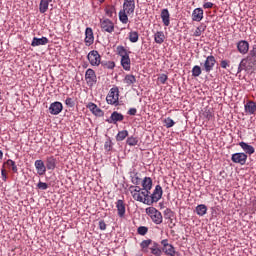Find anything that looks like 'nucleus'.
<instances>
[{
  "instance_id": "39448f33",
  "label": "nucleus",
  "mask_w": 256,
  "mask_h": 256,
  "mask_svg": "<svg viewBox=\"0 0 256 256\" xmlns=\"http://www.w3.org/2000/svg\"><path fill=\"white\" fill-rule=\"evenodd\" d=\"M100 29L104 33H113L115 31V23L109 20V18L100 19Z\"/></svg>"
},
{
  "instance_id": "4c0bfd02",
  "label": "nucleus",
  "mask_w": 256,
  "mask_h": 256,
  "mask_svg": "<svg viewBox=\"0 0 256 256\" xmlns=\"http://www.w3.org/2000/svg\"><path fill=\"white\" fill-rule=\"evenodd\" d=\"M127 137H129V131L127 130L119 131L118 134L116 135V141H125Z\"/></svg>"
},
{
  "instance_id": "49530a36",
  "label": "nucleus",
  "mask_w": 256,
  "mask_h": 256,
  "mask_svg": "<svg viewBox=\"0 0 256 256\" xmlns=\"http://www.w3.org/2000/svg\"><path fill=\"white\" fill-rule=\"evenodd\" d=\"M101 64L105 69H115V62L113 61L102 62Z\"/></svg>"
},
{
  "instance_id": "3c124183",
  "label": "nucleus",
  "mask_w": 256,
  "mask_h": 256,
  "mask_svg": "<svg viewBox=\"0 0 256 256\" xmlns=\"http://www.w3.org/2000/svg\"><path fill=\"white\" fill-rule=\"evenodd\" d=\"M1 177L2 180L7 181V170H5V167L1 169Z\"/></svg>"
},
{
  "instance_id": "09e8293b",
  "label": "nucleus",
  "mask_w": 256,
  "mask_h": 256,
  "mask_svg": "<svg viewBox=\"0 0 256 256\" xmlns=\"http://www.w3.org/2000/svg\"><path fill=\"white\" fill-rule=\"evenodd\" d=\"M38 189H42V191H47V189H49V184L45 183V182H39L37 184Z\"/></svg>"
},
{
  "instance_id": "8fccbe9b",
  "label": "nucleus",
  "mask_w": 256,
  "mask_h": 256,
  "mask_svg": "<svg viewBox=\"0 0 256 256\" xmlns=\"http://www.w3.org/2000/svg\"><path fill=\"white\" fill-rule=\"evenodd\" d=\"M167 79H169V77L166 74H161L158 77V81L162 84L165 85V83H167Z\"/></svg>"
},
{
  "instance_id": "864d4df0",
  "label": "nucleus",
  "mask_w": 256,
  "mask_h": 256,
  "mask_svg": "<svg viewBox=\"0 0 256 256\" xmlns=\"http://www.w3.org/2000/svg\"><path fill=\"white\" fill-rule=\"evenodd\" d=\"M250 57H252L253 59H255L256 57V45H254L252 47V49L250 50V53H249Z\"/></svg>"
},
{
  "instance_id": "c756f323",
  "label": "nucleus",
  "mask_w": 256,
  "mask_h": 256,
  "mask_svg": "<svg viewBox=\"0 0 256 256\" xmlns=\"http://www.w3.org/2000/svg\"><path fill=\"white\" fill-rule=\"evenodd\" d=\"M153 240L151 239H147V240H143L141 243H140V247L142 249V251L144 253H148V249L149 247H153Z\"/></svg>"
},
{
  "instance_id": "cd10ccee",
  "label": "nucleus",
  "mask_w": 256,
  "mask_h": 256,
  "mask_svg": "<svg viewBox=\"0 0 256 256\" xmlns=\"http://www.w3.org/2000/svg\"><path fill=\"white\" fill-rule=\"evenodd\" d=\"M124 83L128 87H131V85H135V83H137V78L133 74H127L124 78Z\"/></svg>"
},
{
  "instance_id": "6ab92c4d",
  "label": "nucleus",
  "mask_w": 256,
  "mask_h": 256,
  "mask_svg": "<svg viewBox=\"0 0 256 256\" xmlns=\"http://www.w3.org/2000/svg\"><path fill=\"white\" fill-rule=\"evenodd\" d=\"M116 208L118 211V217H120V219H123L126 213L125 202L123 200H117Z\"/></svg>"
},
{
  "instance_id": "de8ad7c7",
  "label": "nucleus",
  "mask_w": 256,
  "mask_h": 256,
  "mask_svg": "<svg viewBox=\"0 0 256 256\" xmlns=\"http://www.w3.org/2000/svg\"><path fill=\"white\" fill-rule=\"evenodd\" d=\"M65 105L70 107V108H73V107H75V100L71 97H68L65 100Z\"/></svg>"
},
{
  "instance_id": "72a5a7b5",
  "label": "nucleus",
  "mask_w": 256,
  "mask_h": 256,
  "mask_svg": "<svg viewBox=\"0 0 256 256\" xmlns=\"http://www.w3.org/2000/svg\"><path fill=\"white\" fill-rule=\"evenodd\" d=\"M202 117H204L208 121H211V119H213V108H209V107L204 108L202 112Z\"/></svg>"
},
{
  "instance_id": "ddd939ff",
  "label": "nucleus",
  "mask_w": 256,
  "mask_h": 256,
  "mask_svg": "<svg viewBox=\"0 0 256 256\" xmlns=\"http://www.w3.org/2000/svg\"><path fill=\"white\" fill-rule=\"evenodd\" d=\"M63 111V104L59 101L50 104L49 113L50 115H59Z\"/></svg>"
},
{
  "instance_id": "e433bc0d",
  "label": "nucleus",
  "mask_w": 256,
  "mask_h": 256,
  "mask_svg": "<svg viewBox=\"0 0 256 256\" xmlns=\"http://www.w3.org/2000/svg\"><path fill=\"white\" fill-rule=\"evenodd\" d=\"M128 39H129L130 43H137V41H139V32H137V31L129 32Z\"/></svg>"
},
{
  "instance_id": "a211bd4d",
  "label": "nucleus",
  "mask_w": 256,
  "mask_h": 256,
  "mask_svg": "<svg viewBox=\"0 0 256 256\" xmlns=\"http://www.w3.org/2000/svg\"><path fill=\"white\" fill-rule=\"evenodd\" d=\"M142 189L151 193V189H153V179H151V177H144L142 180Z\"/></svg>"
},
{
  "instance_id": "7c9ffc66",
  "label": "nucleus",
  "mask_w": 256,
  "mask_h": 256,
  "mask_svg": "<svg viewBox=\"0 0 256 256\" xmlns=\"http://www.w3.org/2000/svg\"><path fill=\"white\" fill-rule=\"evenodd\" d=\"M207 26L204 24L199 25L192 34V37H201L205 33Z\"/></svg>"
},
{
  "instance_id": "c85d7f7f",
  "label": "nucleus",
  "mask_w": 256,
  "mask_h": 256,
  "mask_svg": "<svg viewBox=\"0 0 256 256\" xmlns=\"http://www.w3.org/2000/svg\"><path fill=\"white\" fill-rule=\"evenodd\" d=\"M8 167V169H11V171H13V173H19V169L17 168V164L15 163V161L8 159L4 164L3 167Z\"/></svg>"
},
{
  "instance_id": "f03ea898",
  "label": "nucleus",
  "mask_w": 256,
  "mask_h": 256,
  "mask_svg": "<svg viewBox=\"0 0 256 256\" xmlns=\"http://www.w3.org/2000/svg\"><path fill=\"white\" fill-rule=\"evenodd\" d=\"M146 213L152 219L155 225H161L163 223V214L155 207H148L146 208Z\"/></svg>"
},
{
  "instance_id": "ea45409f",
  "label": "nucleus",
  "mask_w": 256,
  "mask_h": 256,
  "mask_svg": "<svg viewBox=\"0 0 256 256\" xmlns=\"http://www.w3.org/2000/svg\"><path fill=\"white\" fill-rule=\"evenodd\" d=\"M117 54L120 56V57H127V55H129L127 53V49H125V46H117Z\"/></svg>"
},
{
  "instance_id": "603ef678",
  "label": "nucleus",
  "mask_w": 256,
  "mask_h": 256,
  "mask_svg": "<svg viewBox=\"0 0 256 256\" xmlns=\"http://www.w3.org/2000/svg\"><path fill=\"white\" fill-rule=\"evenodd\" d=\"M99 229H100L101 231H105V229H107V224L105 223V221L101 220V221L99 222Z\"/></svg>"
},
{
  "instance_id": "dca6fc26",
  "label": "nucleus",
  "mask_w": 256,
  "mask_h": 256,
  "mask_svg": "<svg viewBox=\"0 0 256 256\" xmlns=\"http://www.w3.org/2000/svg\"><path fill=\"white\" fill-rule=\"evenodd\" d=\"M34 166L36 167L38 175H45V173H47V166H45L43 160H36Z\"/></svg>"
},
{
  "instance_id": "9d476101",
  "label": "nucleus",
  "mask_w": 256,
  "mask_h": 256,
  "mask_svg": "<svg viewBox=\"0 0 256 256\" xmlns=\"http://www.w3.org/2000/svg\"><path fill=\"white\" fill-rule=\"evenodd\" d=\"M87 109H89V111H91V113L93 115H95L96 117H103V115H105V112H103V110H101V108H99V106H97V104L93 103V102H89L86 105Z\"/></svg>"
},
{
  "instance_id": "412c9836",
  "label": "nucleus",
  "mask_w": 256,
  "mask_h": 256,
  "mask_svg": "<svg viewBox=\"0 0 256 256\" xmlns=\"http://www.w3.org/2000/svg\"><path fill=\"white\" fill-rule=\"evenodd\" d=\"M55 167H57V159L54 156L47 157L46 168L48 171H54Z\"/></svg>"
},
{
  "instance_id": "e2e57ef3",
  "label": "nucleus",
  "mask_w": 256,
  "mask_h": 256,
  "mask_svg": "<svg viewBox=\"0 0 256 256\" xmlns=\"http://www.w3.org/2000/svg\"><path fill=\"white\" fill-rule=\"evenodd\" d=\"M99 3H105V0H98Z\"/></svg>"
},
{
  "instance_id": "58836bf2",
  "label": "nucleus",
  "mask_w": 256,
  "mask_h": 256,
  "mask_svg": "<svg viewBox=\"0 0 256 256\" xmlns=\"http://www.w3.org/2000/svg\"><path fill=\"white\" fill-rule=\"evenodd\" d=\"M126 143L130 147H135V145H138V143H139V138L130 136L127 138Z\"/></svg>"
},
{
  "instance_id": "052dcab7",
  "label": "nucleus",
  "mask_w": 256,
  "mask_h": 256,
  "mask_svg": "<svg viewBox=\"0 0 256 256\" xmlns=\"http://www.w3.org/2000/svg\"><path fill=\"white\" fill-rule=\"evenodd\" d=\"M243 67H241V65L239 64V67H238V73H241V71H243Z\"/></svg>"
},
{
  "instance_id": "1a4fd4ad",
  "label": "nucleus",
  "mask_w": 256,
  "mask_h": 256,
  "mask_svg": "<svg viewBox=\"0 0 256 256\" xmlns=\"http://www.w3.org/2000/svg\"><path fill=\"white\" fill-rule=\"evenodd\" d=\"M84 42L86 47H91V45L95 43V35L93 34V29L91 27H87L85 30Z\"/></svg>"
},
{
  "instance_id": "37998d69",
  "label": "nucleus",
  "mask_w": 256,
  "mask_h": 256,
  "mask_svg": "<svg viewBox=\"0 0 256 256\" xmlns=\"http://www.w3.org/2000/svg\"><path fill=\"white\" fill-rule=\"evenodd\" d=\"M137 233L142 236L147 235V233H149V228L147 226H140L137 229Z\"/></svg>"
},
{
  "instance_id": "f3484780",
  "label": "nucleus",
  "mask_w": 256,
  "mask_h": 256,
  "mask_svg": "<svg viewBox=\"0 0 256 256\" xmlns=\"http://www.w3.org/2000/svg\"><path fill=\"white\" fill-rule=\"evenodd\" d=\"M123 119H125V116H123V114L114 111L111 116L110 119L107 120L108 123H113L114 125H117V123H119V121H123Z\"/></svg>"
},
{
  "instance_id": "79ce46f5",
  "label": "nucleus",
  "mask_w": 256,
  "mask_h": 256,
  "mask_svg": "<svg viewBox=\"0 0 256 256\" xmlns=\"http://www.w3.org/2000/svg\"><path fill=\"white\" fill-rule=\"evenodd\" d=\"M201 73H202L201 66L196 65L192 68V77H199Z\"/></svg>"
},
{
  "instance_id": "b1692460",
  "label": "nucleus",
  "mask_w": 256,
  "mask_h": 256,
  "mask_svg": "<svg viewBox=\"0 0 256 256\" xmlns=\"http://www.w3.org/2000/svg\"><path fill=\"white\" fill-rule=\"evenodd\" d=\"M245 112L249 115H255L256 103L253 101H248L244 106Z\"/></svg>"
},
{
  "instance_id": "0e129e2a",
  "label": "nucleus",
  "mask_w": 256,
  "mask_h": 256,
  "mask_svg": "<svg viewBox=\"0 0 256 256\" xmlns=\"http://www.w3.org/2000/svg\"><path fill=\"white\" fill-rule=\"evenodd\" d=\"M0 100H1V96H0Z\"/></svg>"
},
{
  "instance_id": "2f4dec72",
  "label": "nucleus",
  "mask_w": 256,
  "mask_h": 256,
  "mask_svg": "<svg viewBox=\"0 0 256 256\" xmlns=\"http://www.w3.org/2000/svg\"><path fill=\"white\" fill-rule=\"evenodd\" d=\"M52 0H41L39 5V11L40 13H47L49 9V3H51Z\"/></svg>"
},
{
  "instance_id": "473e14b6",
  "label": "nucleus",
  "mask_w": 256,
  "mask_h": 256,
  "mask_svg": "<svg viewBox=\"0 0 256 256\" xmlns=\"http://www.w3.org/2000/svg\"><path fill=\"white\" fill-rule=\"evenodd\" d=\"M150 251L152 255L155 256H161L163 254V251L159 248V244H157V242H153V245L150 247Z\"/></svg>"
},
{
  "instance_id": "6e6d98bb",
  "label": "nucleus",
  "mask_w": 256,
  "mask_h": 256,
  "mask_svg": "<svg viewBox=\"0 0 256 256\" xmlns=\"http://www.w3.org/2000/svg\"><path fill=\"white\" fill-rule=\"evenodd\" d=\"M203 7L204 9H213V2H206Z\"/></svg>"
},
{
  "instance_id": "4be33fe9",
  "label": "nucleus",
  "mask_w": 256,
  "mask_h": 256,
  "mask_svg": "<svg viewBox=\"0 0 256 256\" xmlns=\"http://www.w3.org/2000/svg\"><path fill=\"white\" fill-rule=\"evenodd\" d=\"M239 146L243 149L246 155H253V153H255V148L246 142H240Z\"/></svg>"
},
{
  "instance_id": "f8f14e48",
  "label": "nucleus",
  "mask_w": 256,
  "mask_h": 256,
  "mask_svg": "<svg viewBox=\"0 0 256 256\" xmlns=\"http://www.w3.org/2000/svg\"><path fill=\"white\" fill-rule=\"evenodd\" d=\"M122 11H126L127 15L135 13V0H124Z\"/></svg>"
},
{
  "instance_id": "0eeeda50",
  "label": "nucleus",
  "mask_w": 256,
  "mask_h": 256,
  "mask_svg": "<svg viewBox=\"0 0 256 256\" xmlns=\"http://www.w3.org/2000/svg\"><path fill=\"white\" fill-rule=\"evenodd\" d=\"M85 80L87 85L93 87V85L97 83V74H95V70L91 68L87 69L85 73Z\"/></svg>"
},
{
  "instance_id": "a18cd8bd",
  "label": "nucleus",
  "mask_w": 256,
  "mask_h": 256,
  "mask_svg": "<svg viewBox=\"0 0 256 256\" xmlns=\"http://www.w3.org/2000/svg\"><path fill=\"white\" fill-rule=\"evenodd\" d=\"M164 218L173 221V212L171 211V209L167 208L166 210H164Z\"/></svg>"
},
{
  "instance_id": "5fc2aeb1",
  "label": "nucleus",
  "mask_w": 256,
  "mask_h": 256,
  "mask_svg": "<svg viewBox=\"0 0 256 256\" xmlns=\"http://www.w3.org/2000/svg\"><path fill=\"white\" fill-rule=\"evenodd\" d=\"M220 65H221L222 69H227V67H229V61H227V60H222V61L220 62Z\"/></svg>"
},
{
  "instance_id": "aec40b11",
  "label": "nucleus",
  "mask_w": 256,
  "mask_h": 256,
  "mask_svg": "<svg viewBox=\"0 0 256 256\" xmlns=\"http://www.w3.org/2000/svg\"><path fill=\"white\" fill-rule=\"evenodd\" d=\"M47 43H49V39L47 37H34L31 42V47H39L40 45H47Z\"/></svg>"
},
{
  "instance_id": "7ed1b4c3",
  "label": "nucleus",
  "mask_w": 256,
  "mask_h": 256,
  "mask_svg": "<svg viewBox=\"0 0 256 256\" xmlns=\"http://www.w3.org/2000/svg\"><path fill=\"white\" fill-rule=\"evenodd\" d=\"M106 101L108 105H119V88L113 87L110 89Z\"/></svg>"
},
{
  "instance_id": "680f3d73",
  "label": "nucleus",
  "mask_w": 256,
  "mask_h": 256,
  "mask_svg": "<svg viewBox=\"0 0 256 256\" xmlns=\"http://www.w3.org/2000/svg\"><path fill=\"white\" fill-rule=\"evenodd\" d=\"M3 160V151L0 150V161Z\"/></svg>"
},
{
  "instance_id": "bb28decb",
  "label": "nucleus",
  "mask_w": 256,
  "mask_h": 256,
  "mask_svg": "<svg viewBox=\"0 0 256 256\" xmlns=\"http://www.w3.org/2000/svg\"><path fill=\"white\" fill-rule=\"evenodd\" d=\"M154 41L157 45H163L165 43V33L163 31H157L154 34Z\"/></svg>"
},
{
  "instance_id": "4d7b16f0",
  "label": "nucleus",
  "mask_w": 256,
  "mask_h": 256,
  "mask_svg": "<svg viewBox=\"0 0 256 256\" xmlns=\"http://www.w3.org/2000/svg\"><path fill=\"white\" fill-rule=\"evenodd\" d=\"M128 115H137V108H130L128 110Z\"/></svg>"
},
{
  "instance_id": "a878e982",
  "label": "nucleus",
  "mask_w": 256,
  "mask_h": 256,
  "mask_svg": "<svg viewBox=\"0 0 256 256\" xmlns=\"http://www.w3.org/2000/svg\"><path fill=\"white\" fill-rule=\"evenodd\" d=\"M121 65L125 71H131V58H129V55L121 57Z\"/></svg>"
},
{
  "instance_id": "393cba45",
  "label": "nucleus",
  "mask_w": 256,
  "mask_h": 256,
  "mask_svg": "<svg viewBox=\"0 0 256 256\" xmlns=\"http://www.w3.org/2000/svg\"><path fill=\"white\" fill-rule=\"evenodd\" d=\"M104 13L106 17L113 18V15H117V9L115 8V5H106L104 8Z\"/></svg>"
},
{
  "instance_id": "20e7f679",
  "label": "nucleus",
  "mask_w": 256,
  "mask_h": 256,
  "mask_svg": "<svg viewBox=\"0 0 256 256\" xmlns=\"http://www.w3.org/2000/svg\"><path fill=\"white\" fill-rule=\"evenodd\" d=\"M87 59L93 67H99L101 65V54H99V51L92 50L88 53Z\"/></svg>"
},
{
  "instance_id": "5701e85b",
  "label": "nucleus",
  "mask_w": 256,
  "mask_h": 256,
  "mask_svg": "<svg viewBox=\"0 0 256 256\" xmlns=\"http://www.w3.org/2000/svg\"><path fill=\"white\" fill-rule=\"evenodd\" d=\"M192 21H203V10L201 8H196L192 12Z\"/></svg>"
},
{
  "instance_id": "6e6552de",
  "label": "nucleus",
  "mask_w": 256,
  "mask_h": 256,
  "mask_svg": "<svg viewBox=\"0 0 256 256\" xmlns=\"http://www.w3.org/2000/svg\"><path fill=\"white\" fill-rule=\"evenodd\" d=\"M215 63H217L215 56L210 55V56L206 57V60L203 65L204 71L206 73H211V71H213V69L215 68Z\"/></svg>"
},
{
  "instance_id": "2eb2a0df",
  "label": "nucleus",
  "mask_w": 256,
  "mask_h": 256,
  "mask_svg": "<svg viewBox=\"0 0 256 256\" xmlns=\"http://www.w3.org/2000/svg\"><path fill=\"white\" fill-rule=\"evenodd\" d=\"M237 49L242 55H247V53H249V42L245 40L239 41L237 44Z\"/></svg>"
},
{
  "instance_id": "9b49d317",
  "label": "nucleus",
  "mask_w": 256,
  "mask_h": 256,
  "mask_svg": "<svg viewBox=\"0 0 256 256\" xmlns=\"http://www.w3.org/2000/svg\"><path fill=\"white\" fill-rule=\"evenodd\" d=\"M231 161L238 163V165H245L247 163V155L245 153H234L232 154Z\"/></svg>"
},
{
  "instance_id": "4468645a",
  "label": "nucleus",
  "mask_w": 256,
  "mask_h": 256,
  "mask_svg": "<svg viewBox=\"0 0 256 256\" xmlns=\"http://www.w3.org/2000/svg\"><path fill=\"white\" fill-rule=\"evenodd\" d=\"M160 17L165 27H169V25H171V14L167 8L161 10Z\"/></svg>"
},
{
  "instance_id": "f704fd0d",
  "label": "nucleus",
  "mask_w": 256,
  "mask_h": 256,
  "mask_svg": "<svg viewBox=\"0 0 256 256\" xmlns=\"http://www.w3.org/2000/svg\"><path fill=\"white\" fill-rule=\"evenodd\" d=\"M128 15L129 14H127V11L120 10V12H119V20L124 25H127V23H129V16Z\"/></svg>"
},
{
  "instance_id": "f257e3e1",
  "label": "nucleus",
  "mask_w": 256,
  "mask_h": 256,
  "mask_svg": "<svg viewBox=\"0 0 256 256\" xmlns=\"http://www.w3.org/2000/svg\"><path fill=\"white\" fill-rule=\"evenodd\" d=\"M128 191L131 193L134 201L139 203H144V205H153V203H158V201L163 197V188L161 185H156L153 193L146 192L143 188L139 186H129Z\"/></svg>"
},
{
  "instance_id": "423d86ee",
  "label": "nucleus",
  "mask_w": 256,
  "mask_h": 256,
  "mask_svg": "<svg viewBox=\"0 0 256 256\" xmlns=\"http://www.w3.org/2000/svg\"><path fill=\"white\" fill-rule=\"evenodd\" d=\"M161 245H162V251L163 253H165V255H168V256L177 255V251H175V247L169 244V240L167 239L162 240Z\"/></svg>"
},
{
  "instance_id": "c03bdc74",
  "label": "nucleus",
  "mask_w": 256,
  "mask_h": 256,
  "mask_svg": "<svg viewBox=\"0 0 256 256\" xmlns=\"http://www.w3.org/2000/svg\"><path fill=\"white\" fill-rule=\"evenodd\" d=\"M164 124H165V127H167V129H171V127L175 125V121H173V119L168 117L164 120Z\"/></svg>"
},
{
  "instance_id": "c9c22d12",
  "label": "nucleus",
  "mask_w": 256,
  "mask_h": 256,
  "mask_svg": "<svg viewBox=\"0 0 256 256\" xmlns=\"http://www.w3.org/2000/svg\"><path fill=\"white\" fill-rule=\"evenodd\" d=\"M196 213L199 217H203V215H207V206L204 204H200L196 207Z\"/></svg>"
},
{
  "instance_id": "bf43d9fd",
  "label": "nucleus",
  "mask_w": 256,
  "mask_h": 256,
  "mask_svg": "<svg viewBox=\"0 0 256 256\" xmlns=\"http://www.w3.org/2000/svg\"><path fill=\"white\" fill-rule=\"evenodd\" d=\"M240 67H242V69H245V67H247V60L246 59H242V61L240 62Z\"/></svg>"
},
{
  "instance_id": "a19ab883",
  "label": "nucleus",
  "mask_w": 256,
  "mask_h": 256,
  "mask_svg": "<svg viewBox=\"0 0 256 256\" xmlns=\"http://www.w3.org/2000/svg\"><path fill=\"white\" fill-rule=\"evenodd\" d=\"M131 182L133 183V185H141V177L139 176V173H135L132 178H131Z\"/></svg>"
},
{
  "instance_id": "13d9d810",
  "label": "nucleus",
  "mask_w": 256,
  "mask_h": 256,
  "mask_svg": "<svg viewBox=\"0 0 256 256\" xmlns=\"http://www.w3.org/2000/svg\"><path fill=\"white\" fill-rule=\"evenodd\" d=\"M104 149H106V151H111V142H105Z\"/></svg>"
}]
</instances>
